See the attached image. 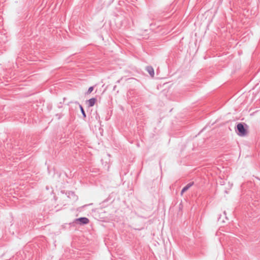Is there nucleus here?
Returning a JSON list of instances; mask_svg holds the SVG:
<instances>
[{"label": "nucleus", "instance_id": "nucleus-1", "mask_svg": "<svg viewBox=\"0 0 260 260\" xmlns=\"http://www.w3.org/2000/svg\"><path fill=\"white\" fill-rule=\"evenodd\" d=\"M235 131L239 136H245L247 134V125L244 122L239 123L235 127Z\"/></svg>", "mask_w": 260, "mask_h": 260}, {"label": "nucleus", "instance_id": "nucleus-2", "mask_svg": "<svg viewBox=\"0 0 260 260\" xmlns=\"http://www.w3.org/2000/svg\"><path fill=\"white\" fill-rule=\"evenodd\" d=\"M74 223L78 224L81 225H85L89 222V220L88 218L85 217H81L75 219Z\"/></svg>", "mask_w": 260, "mask_h": 260}, {"label": "nucleus", "instance_id": "nucleus-3", "mask_svg": "<svg viewBox=\"0 0 260 260\" xmlns=\"http://www.w3.org/2000/svg\"><path fill=\"white\" fill-rule=\"evenodd\" d=\"M68 198H70L73 202H76L78 200V196L75 194V192L72 191H69L66 192Z\"/></svg>", "mask_w": 260, "mask_h": 260}, {"label": "nucleus", "instance_id": "nucleus-4", "mask_svg": "<svg viewBox=\"0 0 260 260\" xmlns=\"http://www.w3.org/2000/svg\"><path fill=\"white\" fill-rule=\"evenodd\" d=\"M145 70L151 77H153L154 76V71L152 66H147L145 68Z\"/></svg>", "mask_w": 260, "mask_h": 260}, {"label": "nucleus", "instance_id": "nucleus-5", "mask_svg": "<svg viewBox=\"0 0 260 260\" xmlns=\"http://www.w3.org/2000/svg\"><path fill=\"white\" fill-rule=\"evenodd\" d=\"M194 184L193 182H191L185 185L181 190V194L182 195L184 192L186 191L189 188H190Z\"/></svg>", "mask_w": 260, "mask_h": 260}, {"label": "nucleus", "instance_id": "nucleus-6", "mask_svg": "<svg viewBox=\"0 0 260 260\" xmlns=\"http://www.w3.org/2000/svg\"><path fill=\"white\" fill-rule=\"evenodd\" d=\"M96 101H97V99L95 98H91L89 100H87V102L88 103V106L89 107H93L94 105V104H95Z\"/></svg>", "mask_w": 260, "mask_h": 260}, {"label": "nucleus", "instance_id": "nucleus-7", "mask_svg": "<svg viewBox=\"0 0 260 260\" xmlns=\"http://www.w3.org/2000/svg\"><path fill=\"white\" fill-rule=\"evenodd\" d=\"M75 103H76V104H78V105H79V108H80V109L81 112V113H82V115H83V117L84 118H86V115L85 112V111H84V108H83V107H82V106L81 105H80V104H79V102H75Z\"/></svg>", "mask_w": 260, "mask_h": 260}, {"label": "nucleus", "instance_id": "nucleus-8", "mask_svg": "<svg viewBox=\"0 0 260 260\" xmlns=\"http://www.w3.org/2000/svg\"><path fill=\"white\" fill-rule=\"evenodd\" d=\"M94 87L93 86H90L88 89L87 91L86 92V94H90L93 90Z\"/></svg>", "mask_w": 260, "mask_h": 260}, {"label": "nucleus", "instance_id": "nucleus-9", "mask_svg": "<svg viewBox=\"0 0 260 260\" xmlns=\"http://www.w3.org/2000/svg\"><path fill=\"white\" fill-rule=\"evenodd\" d=\"M55 116L57 117L58 119H60L62 117V115L61 114H56Z\"/></svg>", "mask_w": 260, "mask_h": 260}, {"label": "nucleus", "instance_id": "nucleus-10", "mask_svg": "<svg viewBox=\"0 0 260 260\" xmlns=\"http://www.w3.org/2000/svg\"><path fill=\"white\" fill-rule=\"evenodd\" d=\"M221 215H220L219 216V217L218 218V221H220V220H221Z\"/></svg>", "mask_w": 260, "mask_h": 260}, {"label": "nucleus", "instance_id": "nucleus-11", "mask_svg": "<svg viewBox=\"0 0 260 260\" xmlns=\"http://www.w3.org/2000/svg\"><path fill=\"white\" fill-rule=\"evenodd\" d=\"M116 85H115V86L113 87V90H116Z\"/></svg>", "mask_w": 260, "mask_h": 260}, {"label": "nucleus", "instance_id": "nucleus-12", "mask_svg": "<svg viewBox=\"0 0 260 260\" xmlns=\"http://www.w3.org/2000/svg\"><path fill=\"white\" fill-rule=\"evenodd\" d=\"M223 213H224V214L225 215H226V213H225V211L223 212Z\"/></svg>", "mask_w": 260, "mask_h": 260}, {"label": "nucleus", "instance_id": "nucleus-13", "mask_svg": "<svg viewBox=\"0 0 260 260\" xmlns=\"http://www.w3.org/2000/svg\"><path fill=\"white\" fill-rule=\"evenodd\" d=\"M221 222H224L223 220H221Z\"/></svg>", "mask_w": 260, "mask_h": 260}]
</instances>
